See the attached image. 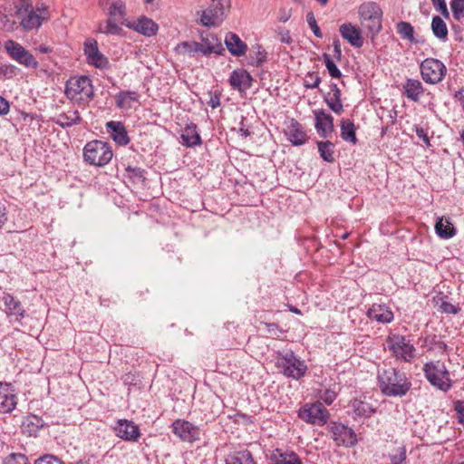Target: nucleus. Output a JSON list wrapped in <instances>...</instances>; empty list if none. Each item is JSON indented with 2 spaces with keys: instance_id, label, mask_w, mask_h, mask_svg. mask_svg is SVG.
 <instances>
[{
  "instance_id": "f257e3e1",
  "label": "nucleus",
  "mask_w": 464,
  "mask_h": 464,
  "mask_svg": "<svg viewBox=\"0 0 464 464\" xmlns=\"http://www.w3.org/2000/svg\"><path fill=\"white\" fill-rule=\"evenodd\" d=\"M378 382L382 393L389 397H402L411 388L406 373L396 368L379 370Z\"/></svg>"
},
{
  "instance_id": "f03ea898",
  "label": "nucleus",
  "mask_w": 464,
  "mask_h": 464,
  "mask_svg": "<svg viewBox=\"0 0 464 464\" xmlns=\"http://www.w3.org/2000/svg\"><path fill=\"white\" fill-rule=\"evenodd\" d=\"M65 95L79 104L90 102L94 95L92 80L84 75L71 77L66 82Z\"/></svg>"
},
{
  "instance_id": "7ed1b4c3",
  "label": "nucleus",
  "mask_w": 464,
  "mask_h": 464,
  "mask_svg": "<svg viewBox=\"0 0 464 464\" xmlns=\"http://www.w3.org/2000/svg\"><path fill=\"white\" fill-rule=\"evenodd\" d=\"M423 372L427 381L435 388L448 392L452 387L450 372L441 361L428 362L423 365Z\"/></svg>"
},
{
  "instance_id": "20e7f679",
  "label": "nucleus",
  "mask_w": 464,
  "mask_h": 464,
  "mask_svg": "<svg viewBox=\"0 0 464 464\" xmlns=\"http://www.w3.org/2000/svg\"><path fill=\"white\" fill-rule=\"evenodd\" d=\"M276 359L277 368L288 378L299 380L307 372L305 362L297 357L292 351L285 353H278Z\"/></svg>"
},
{
  "instance_id": "39448f33",
  "label": "nucleus",
  "mask_w": 464,
  "mask_h": 464,
  "mask_svg": "<svg viewBox=\"0 0 464 464\" xmlns=\"http://www.w3.org/2000/svg\"><path fill=\"white\" fill-rule=\"evenodd\" d=\"M112 156L111 146L102 140L89 141L83 148V159L92 166L104 167L111 160Z\"/></svg>"
},
{
  "instance_id": "423d86ee",
  "label": "nucleus",
  "mask_w": 464,
  "mask_h": 464,
  "mask_svg": "<svg viewBox=\"0 0 464 464\" xmlns=\"http://www.w3.org/2000/svg\"><path fill=\"white\" fill-rule=\"evenodd\" d=\"M358 14L361 24L374 35L382 29V11L374 2H365L359 6Z\"/></svg>"
},
{
  "instance_id": "0eeeda50",
  "label": "nucleus",
  "mask_w": 464,
  "mask_h": 464,
  "mask_svg": "<svg viewBox=\"0 0 464 464\" xmlns=\"http://www.w3.org/2000/svg\"><path fill=\"white\" fill-rule=\"evenodd\" d=\"M386 343L389 351L397 360L411 362L415 357V347L406 336L392 334L387 337Z\"/></svg>"
},
{
  "instance_id": "6e6552de",
  "label": "nucleus",
  "mask_w": 464,
  "mask_h": 464,
  "mask_svg": "<svg viewBox=\"0 0 464 464\" xmlns=\"http://www.w3.org/2000/svg\"><path fill=\"white\" fill-rule=\"evenodd\" d=\"M42 11L34 10L28 0H21L16 5V14L21 18L20 24L25 31L38 29L44 19Z\"/></svg>"
},
{
  "instance_id": "1a4fd4ad",
  "label": "nucleus",
  "mask_w": 464,
  "mask_h": 464,
  "mask_svg": "<svg viewBox=\"0 0 464 464\" xmlns=\"http://www.w3.org/2000/svg\"><path fill=\"white\" fill-rule=\"evenodd\" d=\"M422 80L429 84H436L443 80L447 68L445 64L435 58H426L420 66Z\"/></svg>"
},
{
  "instance_id": "9d476101",
  "label": "nucleus",
  "mask_w": 464,
  "mask_h": 464,
  "mask_svg": "<svg viewBox=\"0 0 464 464\" xmlns=\"http://www.w3.org/2000/svg\"><path fill=\"white\" fill-rule=\"evenodd\" d=\"M329 416L328 410L321 402L305 404L298 411V417L301 420L317 426H324Z\"/></svg>"
},
{
  "instance_id": "9b49d317",
  "label": "nucleus",
  "mask_w": 464,
  "mask_h": 464,
  "mask_svg": "<svg viewBox=\"0 0 464 464\" xmlns=\"http://www.w3.org/2000/svg\"><path fill=\"white\" fill-rule=\"evenodd\" d=\"M4 47L10 58L19 64L26 68H37V60L19 43L7 40L5 42Z\"/></svg>"
},
{
  "instance_id": "f8f14e48",
  "label": "nucleus",
  "mask_w": 464,
  "mask_h": 464,
  "mask_svg": "<svg viewBox=\"0 0 464 464\" xmlns=\"http://www.w3.org/2000/svg\"><path fill=\"white\" fill-rule=\"evenodd\" d=\"M226 16V8L222 0H212L210 5L203 10L199 23L208 27L219 25Z\"/></svg>"
},
{
  "instance_id": "ddd939ff",
  "label": "nucleus",
  "mask_w": 464,
  "mask_h": 464,
  "mask_svg": "<svg viewBox=\"0 0 464 464\" xmlns=\"http://www.w3.org/2000/svg\"><path fill=\"white\" fill-rule=\"evenodd\" d=\"M172 432L182 441L193 443L200 439V429L182 419H177L171 424Z\"/></svg>"
},
{
  "instance_id": "4468645a",
  "label": "nucleus",
  "mask_w": 464,
  "mask_h": 464,
  "mask_svg": "<svg viewBox=\"0 0 464 464\" xmlns=\"http://www.w3.org/2000/svg\"><path fill=\"white\" fill-rule=\"evenodd\" d=\"M333 440L337 446L352 447L357 442L354 430L339 422H333L329 426Z\"/></svg>"
},
{
  "instance_id": "2eb2a0df",
  "label": "nucleus",
  "mask_w": 464,
  "mask_h": 464,
  "mask_svg": "<svg viewBox=\"0 0 464 464\" xmlns=\"http://www.w3.org/2000/svg\"><path fill=\"white\" fill-rule=\"evenodd\" d=\"M113 429L116 436L125 441L135 442L140 437V428L132 420L121 419Z\"/></svg>"
},
{
  "instance_id": "dca6fc26",
  "label": "nucleus",
  "mask_w": 464,
  "mask_h": 464,
  "mask_svg": "<svg viewBox=\"0 0 464 464\" xmlns=\"http://www.w3.org/2000/svg\"><path fill=\"white\" fill-rule=\"evenodd\" d=\"M84 54L88 63L96 68L103 69L109 64L108 59L99 51L97 43L93 39L87 40L84 43Z\"/></svg>"
},
{
  "instance_id": "f3484780",
  "label": "nucleus",
  "mask_w": 464,
  "mask_h": 464,
  "mask_svg": "<svg viewBox=\"0 0 464 464\" xmlns=\"http://www.w3.org/2000/svg\"><path fill=\"white\" fill-rule=\"evenodd\" d=\"M285 134L287 140L294 146L304 145L308 139L303 125L300 122H298L295 119H290L286 122V129L285 130Z\"/></svg>"
},
{
  "instance_id": "a211bd4d",
  "label": "nucleus",
  "mask_w": 464,
  "mask_h": 464,
  "mask_svg": "<svg viewBox=\"0 0 464 464\" xmlns=\"http://www.w3.org/2000/svg\"><path fill=\"white\" fill-rule=\"evenodd\" d=\"M314 116V128L318 135L322 138H327L334 130V118L326 113L324 110L313 111Z\"/></svg>"
},
{
  "instance_id": "6ab92c4d",
  "label": "nucleus",
  "mask_w": 464,
  "mask_h": 464,
  "mask_svg": "<svg viewBox=\"0 0 464 464\" xmlns=\"http://www.w3.org/2000/svg\"><path fill=\"white\" fill-rule=\"evenodd\" d=\"M17 404L15 391L8 383L0 382V412L9 413Z\"/></svg>"
},
{
  "instance_id": "aec40b11",
  "label": "nucleus",
  "mask_w": 464,
  "mask_h": 464,
  "mask_svg": "<svg viewBox=\"0 0 464 464\" xmlns=\"http://www.w3.org/2000/svg\"><path fill=\"white\" fill-rule=\"evenodd\" d=\"M198 52L204 56H209L212 53L221 55L225 49L215 35H210L202 37L201 42H198Z\"/></svg>"
},
{
  "instance_id": "412c9836",
  "label": "nucleus",
  "mask_w": 464,
  "mask_h": 464,
  "mask_svg": "<svg viewBox=\"0 0 464 464\" xmlns=\"http://www.w3.org/2000/svg\"><path fill=\"white\" fill-rule=\"evenodd\" d=\"M228 82L234 90L243 92L252 86L253 77L247 71L237 69L231 72Z\"/></svg>"
},
{
  "instance_id": "4be33fe9",
  "label": "nucleus",
  "mask_w": 464,
  "mask_h": 464,
  "mask_svg": "<svg viewBox=\"0 0 464 464\" xmlns=\"http://www.w3.org/2000/svg\"><path fill=\"white\" fill-rule=\"evenodd\" d=\"M106 130L110 137L120 146H125L130 142L125 126L121 121H111L106 123Z\"/></svg>"
},
{
  "instance_id": "5701e85b",
  "label": "nucleus",
  "mask_w": 464,
  "mask_h": 464,
  "mask_svg": "<svg viewBox=\"0 0 464 464\" xmlns=\"http://www.w3.org/2000/svg\"><path fill=\"white\" fill-rule=\"evenodd\" d=\"M1 300L5 304V313L8 316H14L17 321L24 318L26 312L18 299L10 294L5 293Z\"/></svg>"
},
{
  "instance_id": "b1692460",
  "label": "nucleus",
  "mask_w": 464,
  "mask_h": 464,
  "mask_svg": "<svg viewBox=\"0 0 464 464\" xmlns=\"http://www.w3.org/2000/svg\"><path fill=\"white\" fill-rule=\"evenodd\" d=\"M342 37L346 40L352 46L360 48L363 44V39L361 35L360 29L355 25L347 23L343 24L339 27Z\"/></svg>"
},
{
  "instance_id": "393cba45",
  "label": "nucleus",
  "mask_w": 464,
  "mask_h": 464,
  "mask_svg": "<svg viewBox=\"0 0 464 464\" xmlns=\"http://www.w3.org/2000/svg\"><path fill=\"white\" fill-rule=\"evenodd\" d=\"M367 316L371 320H375L382 324L391 323L394 317L389 306L380 304H373L371 308H369Z\"/></svg>"
},
{
  "instance_id": "a878e982",
  "label": "nucleus",
  "mask_w": 464,
  "mask_h": 464,
  "mask_svg": "<svg viewBox=\"0 0 464 464\" xmlns=\"http://www.w3.org/2000/svg\"><path fill=\"white\" fill-rule=\"evenodd\" d=\"M225 44L228 52L236 57H240L246 54L247 45L241 38L235 33L229 32L226 34Z\"/></svg>"
},
{
  "instance_id": "bb28decb",
  "label": "nucleus",
  "mask_w": 464,
  "mask_h": 464,
  "mask_svg": "<svg viewBox=\"0 0 464 464\" xmlns=\"http://www.w3.org/2000/svg\"><path fill=\"white\" fill-rule=\"evenodd\" d=\"M273 464H303L300 457L293 450L276 449L271 452Z\"/></svg>"
},
{
  "instance_id": "cd10ccee",
  "label": "nucleus",
  "mask_w": 464,
  "mask_h": 464,
  "mask_svg": "<svg viewBox=\"0 0 464 464\" xmlns=\"http://www.w3.org/2000/svg\"><path fill=\"white\" fill-rule=\"evenodd\" d=\"M127 26L149 37L155 35L159 30L158 24L152 19L145 16L132 24H128Z\"/></svg>"
},
{
  "instance_id": "c85d7f7f",
  "label": "nucleus",
  "mask_w": 464,
  "mask_h": 464,
  "mask_svg": "<svg viewBox=\"0 0 464 464\" xmlns=\"http://www.w3.org/2000/svg\"><path fill=\"white\" fill-rule=\"evenodd\" d=\"M330 92L324 97V102L328 107L336 114L343 111V106L341 101V91L336 83L330 84Z\"/></svg>"
},
{
  "instance_id": "c756f323",
  "label": "nucleus",
  "mask_w": 464,
  "mask_h": 464,
  "mask_svg": "<svg viewBox=\"0 0 464 464\" xmlns=\"http://www.w3.org/2000/svg\"><path fill=\"white\" fill-rule=\"evenodd\" d=\"M226 464H256L248 450H234L225 457Z\"/></svg>"
},
{
  "instance_id": "7c9ffc66",
  "label": "nucleus",
  "mask_w": 464,
  "mask_h": 464,
  "mask_svg": "<svg viewBox=\"0 0 464 464\" xmlns=\"http://www.w3.org/2000/svg\"><path fill=\"white\" fill-rule=\"evenodd\" d=\"M180 138L182 140V144L186 147H195L202 143L197 125L194 123L188 124L184 128Z\"/></svg>"
},
{
  "instance_id": "2f4dec72",
  "label": "nucleus",
  "mask_w": 464,
  "mask_h": 464,
  "mask_svg": "<svg viewBox=\"0 0 464 464\" xmlns=\"http://www.w3.org/2000/svg\"><path fill=\"white\" fill-rule=\"evenodd\" d=\"M435 232L440 238L449 239L453 237L457 231L450 218L440 217L436 220Z\"/></svg>"
},
{
  "instance_id": "473e14b6",
  "label": "nucleus",
  "mask_w": 464,
  "mask_h": 464,
  "mask_svg": "<svg viewBox=\"0 0 464 464\" xmlns=\"http://www.w3.org/2000/svg\"><path fill=\"white\" fill-rule=\"evenodd\" d=\"M248 64L254 67H261L267 61V52L259 44L251 46L248 55Z\"/></svg>"
},
{
  "instance_id": "72a5a7b5",
  "label": "nucleus",
  "mask_w": 464,
  "mask_h": 464,
  "mask_svg": "<svg viewBox=\"0 0 464 464\" xmlns=\"http://www.w3.org/2000/svg\"><path fill=\"white\" fill-rule=\"evenodd\" d=\"M403 88L406 97L413 102H419L424 92L422 83L416 79H408Z\"/></svg>"
},
{
  "instance_id": "f704fd0d",
  "label": "nucleus",
  "mask_w": 464,
  "mask_h": 464,
  "mask_svg": "<svg viewBox=\"0 0 464 464\" xmlns=\"http://www.w3.org/2000/svg\"><path fill=\"white\" fill-rule=\"evenodd\" d=\"M139 97V94L134 91H121L115 96L116 106L124 110L130 109L132 102H137Z\"/></svg>"
},
{
  "instance_id": "c9c22d12",
  "label": "nucleus",
  "mask_w": 464,
  "mask_h": 464,
  "mask_svg": "<svg viewBox=\"0 0 464 464\" xmlns=\"http://www.w3.org/2000/svg\"><path fill=\"white\" fill-rule=\"evenodd\" d=\"M82 121L80 113L76 110H70L66 112L60 113L55 120V123L63 128L72 127Z\"/></svg>"
},
{
  "instance_id": "e433bc0d",
  "label": "nucleus",
  "mask_w": 464,
  "mask_h": 464,
  "mask_svg": "<svg viewBox=\"0 0 464 464\" xmlns=\"http://www.w3.org/2000/svg\"><path fill=\"white\" fill-rule=\"evenodd\" d=\"M98 32L104 34L120 35L122 32L121 23L120 20L108 17L99 24Z\"/></svg>"
},
{
  "instance_id": "4c0bfd02",
  "label": "nucleus",
  "mask_w": 464,
  "mask_h": 464,
  "mask_svg": "<svg viewBox=\"0 0 464 464\" xmlns=\"http://www.w3.org/2000/svg\"><path fill=\"white\" fill-rule=\"evenodd\" d=\"M349 406L357 417L368 418L375 412L368 402L357 399L352 401Z\"/></svg>"
},
{
  "instance_id": "58836bf2",
  "label": "nucleus",
  "mask_w": 464,
  "mask_h": 464,
  "mask_svg": "<svg viewBox=\"0 0 464 464\" xmlns=\"http://www.w3.org/2000/svg\"><path fill=\"white\" fill-rule=\"evenodd\" d=\"M431 30L433 34L440 40L445 42L448 39V27L444 20L435 15L431 21Z\"/></svg>"
},
{
  "instance_id": "ea45409f",
  "label": "nucleus",
  "mask_w": 464,
  "mask_h": 464,
  "mask_svg": "<svg viewBox=\"0 0 464 464\" xmlns=\"http://www.w3.org/2000/svg\"><path fill=\"white\" fill-rule=\"evenodd\" d=\"M341 137L343 140L356 144L357 138L355 134V127L352 121L342 120L341 121Z\"/></svg>"
},
{
  "instance_id": "a19ab883",
  "label": "nucleus",
  "mask_w": 464,
  "mask_h": 464,
  "mask_svg": "<svg viewBox=\"0 0 464 464\" xmlns=\"http://www.w3.org/2000/svg\"><path fill=\"white\" fill-rule=\"evenodd\" d=\"M318 151L320 153L321 158L326 162H334V145L333 142L327 141H318L317 142Z\"/></svg>"
},
{
  "instance_id": "79ce46f5",
  "label": "nucleus",
  "mask_w": 464,
  "mask_h": 464,
  "mask_svg": "<svg viewBox=\"0 0 464 464\" xmlns=\"http://www.w3.org/2000/svg\"><path fill=\"white\" fill-rule=\"evenodd\" d=\"M339 392H340L339 384L334 383L329 388H324V389L320 390L319 398L324 402H325L327 405H330L336 399Z\"/></svg>"
},
{
  "instance_id": "37998d69",
  "label": "nucleus",
  "mask_w": 464,
  "mask_h": 464,
  "mask_svg": "<svg viewBox=\"0 0 464 464\" xmlns=\"http://www.w3.org/2000/svg\"><path fill=\"white\" fill-rule=\"evenodd\" d=\"M175 52L179 55L193 57L198 52V42H182L177 44Z\"/></svg>"
},
{
  "instance_id": "c03bdc74",
  "label": "nucleus",
  "mask_w": 464,
  "mask_h": 464,
  "mask_svg": "<svg viewBox=\"0 0 464 464\" xmlns=\"http://www.w3.org/2000/svg\"><path fill=\"white\" fill-rule=\"evenodd\" d=\"M396 29L402 39H407L411 43L415 42L414 28L410 23L401 21L397 24Z\"/></svg>"
},
{
  "instance_id": "a18cd8bd",
  "label": "nucleus",
  "mask_w": 464,
  "mask_h": 464,
  "mask_svg": "<svg viewBox=\"0 0 464 464\" xmlns=\"http://www.w3.org/2000/svg\"><path fill=\"white\" fill-rule=\"evenodd\" d=\"M44 425L42 419L37 416L28 417L23 423L24 431L29 435L35 434Z\"/></svg>"
},
{
  "instance_id": "49530a36",
  "label": "nucleus",
  "mask_w": 464,
  "mask_h": 464,
  "mask_svg": "<svg viewBox=\"0 0 464 464\" xmlns=\"http://www.w3.org/2000/svg\"><path fill=\"white\" fill-rule=\"evenodd\" d=\"M0 28L5 32H14L16 28V22L5 14V8L0 7Z\"/></svg>"
},
{
  "instance_id": "de8ad7c7",
  "label": "nucleus",
  "mask_w": 464,
  "mask_h": 464,
  "mask_svg": "<svg viewBox=\"0 0 464 464\" xmlns=\"http://www.w3.org/2000/svg\"><path fill=\"white\" fill-rule=\"evenodd\" d=\"M108 15L110 18L121 21L125 16L124 3L121 0L113 2L109 7Z\"/></svg>"
},
{
  "instance_id": "09e8293b",
  "label": "nucleus",
  "mask_w": 464,
  "mask_h": 464,
  "mask_svg": "<svg viewBox=\"0 0 464 464\" xmlns=\"http://www.w3.org/2000/svg\"><path fill=\"white\" fill-rule=\"evenodd\" d=\"M322 58L330 76L335 79L341 78L342 72L336 66L330 54L324 53Z\"/></svg>"
},
{
  "instance_id": "8fccbe9b",
  "label": "nucleus",
  "mask_w": 464,
  "mask_h": 464,
  "mask_svg": "<svg viewBox=\"0 0 464 464\" xmlns=\"http://www.w3.org/2000/svg\"><path fill=\"white\" fill-rule=\"evenodd\" d=\"M321 83V77L318 72H308L305 76L304 86L307 89H315Z\"/></svg>"
},
{
  "instance_id": "3c124183",
  "label": "nucleus",
  "mask_w": 464,
  "mask_h": 464,
  "mask_svg": "<svg viewBox=\"0 0 464 464\" xmlns=\"http://www.w3.org/2000/svg\"><path fill=\"white\" fill-rule=\"evenodd\" d=\"M406 448L404 446L399 447L396 452L390 454L391 464H406Z\"/></svg>"
},
{
  "instance_id": "603ef678",
  "label": "nucleus",
  "mask_w": 464,
  "mask_h": 464,
  "mask_svg": "<svg viewBox=\"0 0 464 464\" xmlns=\"http://www.w3.org/2000/svg\"><path fill=\"white\" fill-rule=\"evenodd\" d=\"M450 7L456 20H460L464 16V0H452Z\"/></svg>"
},
{
  "instance_id": "864d4df0",
  "label": "nucleus",
  "mask_w": 464,
  "mask_h": 464,
  "mask_svg": "<svg viewBox=\"0 0 464 464\" xmlns=\"http://www.w3.org/2000/svg\"><path fill=\"white\" fill-rule=\"evenodd\" d=\"M4 464H30L25 455L21 453H13L7 456Z\"/></svg>"
},
{
  "instance_id": "5fc2aeb1",
  "label": "nucleus",
  "mask_w": 464,
  "mask_h": 464,
  "mask_svg": "<svg viewBox=\"0 0 464 464\" xmlns=\"http://www.w3.org/2000/svg\"><path fill=\"white\" fill-rule=\"evenodd\" d=\"M306 20H307V24H308L309 27L311 28V30L313 31L314 34L318 38H322L323 34L320 30V27L317 24L315 17L312 12L307 14Z\"/></svg>"
},
{
  "instance_id": "6e6d98bb",
  "label": "nucleus",
  "mask_w": 464,
  "mask_h": 464,
  "mask_svg": "<svg viewBox=\"0 0 464 464\" xmlns=\"http://www.w3.org/2000/svg\"><path fill=\"white\" fill-rule=\"evenodd\" d=\"M454 411H456L459 422L464 427V401H456L454 402Z\"/></svg>"
},
{
  "instance_id": "4d7b16f0",
  "label": "nucleus",
  "mask_w": 464,
  "mask_h": 464,
  "mask_svg": "<svg viewBox=\"0 0 464 464\" xmlns=\"http://www.w3.org/2000/svg\"><path fill=\"white\" fill-rule=\"evenodd\" d=\"M414 131L419 139H420L426 146H430V140L428 135V131L424 130L422 127L416 125L414 126Z\"/></svg>"
},
{
  "instance_id": "13d9d810",
  "label": "nucleus",
  "mask_w": 464,
  "mask_h": 464,
  "mask_svg": "<svg viewBox=\"0 0 464 464\" xmlns=\"http://www.w3.org/2000/svg\"><path fill=\"white\" fill-rule=\"evenodd\" d=\"M34 464H64L63 461H61L59 459L52 456V455H45L42 458H39L34 461Z\"/></svg>"
},
{
  "instance_id": "bf43d9fd",
  "label": "nucleus",
  "mask_w": 464,
  "mask_h": 464,
  "mask_svg": "<svg viewBox=\"0 0 464 464\" xmlns=\"http://www.w3.org/2000/svg\"><path fill=\"white\" fill-rule=\"evenodd\" d=\"M432 5L436 8L437 11L440 12L442 15L445 17H449L450 14L447 8V4L445 0H430Z\"/></svg>"
},
{
  "instance_id": "052dcab7",
  "label": "nucleus",
  "mask_w": 464,
  "mask_h": 464,
  "mask_svg": "<svg viewBox=\"0 0 464 464\" xmlns=\"http://www.w3.org/2000/svg\"><path fill=\"white\" fill-rule=\"evenodd\" d=\"M277 34H278L279 40L281 43L287 44L292 43L293 40H292L290 32L287 29L278 28Z\"/></svg>"
},
{
  "instance_id": "680f3d73",
  "label": "nucleus",
  "mask_w": 464,
  "mask_h": 464,
  "mask_svg": "<svg viewBox=\"0 0 464 464\" xmlns=\"http://www.w3.org/2000/svg\"><path fill=\"white\" fill-rule=\"evenodd\" d=\"M440 309L442 312H444L446 314H458V312L459 310L457 306H455L454 304H452L451 303H449V302H442V304L440 305Z\"/></svg>"
},
{
  "instance_id": "e2e57ef3",
  "label": "nucleus",
  "mask_w": 464,
  "mask_h": 464,
  "mask_svg": "<svg viewBox=\"0 0 464 464\" xmlns=\"http://www.w3.org/2000/svg\"><path fill=\"white\" fill-rule=\"evenodd\" d=\"M208 94H209L210 98H209V101L208 102V104L212 109L218 108L220 105V93L215 92L214 93L209 92Z\"/></svg>"
},
{
  "instance_id": "0e129e2a",
  "label": "nucleus",
  "mask_w": 464,
  "mask_h": 464,
  "mask_svg": "<svg viewBox=\"0 0 464 464\" xmlns=\"http://www.w3.org/2000/svg\"><path fill=\"white\" fill-rule=\"evenodd\" d=\"M292 15V10L290 8L283 7L279 10L278 20L282 23L287 22Z\"/></svg>"
},
{
  "instance_id": "69168bd1",
  "label": "nucleus",
  "mask_w": 464,
  "mask_h": 464,
  "mask_svg": "<svg viewBox=\"0 0 464 464\" xmlns=\"http://www.w3.org/2000/svg\"><path fill=\"white\" fill-rule=\"evenodd\" d=\"M9 102L4 97L0 96V115H6L9 112Z\"/></svg>"
},
{
  "instance_id": "338daca9",
  "label": "nucleus",
  "mask_w": 464,
  "mask_h": 464,
  "mask_svg": "<svg viewBox=\"0 0 464 464\" xmlns=\"http://www.w3.org/2000/svg\"><path fill=\"white\" fill-rule=\"evenodd\" d=\"M7 220L5 207L4 204L0 203V227L4 225Z\"/></svg>"
},
{
  "instance_id": "774afa93",
  "label": "nucleus",
  "mask_w": 464,
  "mask_h": 464,
  "mask_svg": "<svg viewBox=\"0 0 464 464\" xmlns=\"http://www.w3.org/2000/svg\"><path fill=\"white\" fill-rule=\"evenodd\" d=\"M126 171L129 173H131L135 177H141L142 176V170L140 168H132L130 166H128L126 168Z\"/></svg>"
}]
</instances>
